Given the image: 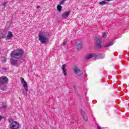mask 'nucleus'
<instances>
[{
	"instance_id": "9b49d317",
	"label": "nucleus",
	"mask_w": 129,
	"mask_h": 129,
	"mask_svg": "<svg viewBox=\"0 0 129 129\" xmlns=\"http://www.w3.org/2000/svg\"><path fill=\"white\" fill-rule=\"evenodd\" d=\"M81 113L83 116L84 120H87V119H88V118L87 117V115H86V114L83 110H81Z\"/></svg>"
},
{
	"instance_id": "20e7f679",
	"label": "nucleus",
	"mask_w": 129,
	"mask_h": 129,
	"mask_svg": "<svg viewBox=\"0 0 129 129\" xmlns=\"http://www.w3.org/2000/svg\"><path fill=\"white\" fill-rule=\"evenodd\" d=\"M20 80H21V83L24 88V90H22L23 91V94H27L28 91L29 90V89H28V84H27V82H26V81H25V79H24V78L21 77L20 78Z\"/></svg>"
},
{
	"instance_id": "dca6fc26",
	"label": "nucleus",
	"mask_w": 129,
	"mask_h": 129,
	"mask_svg": "<svg viewBox=\"0 0 129 129\" xmlns=\"http://www.w3.org/2000/svg\"><path fill=\"white\" fill-rule=\"evenodd\" d=\"M76 47L78 50H81V49H82V44L78 43V44H77Z\"/></svg>"
},
{
	"instance_id": "4468645a",
	"label": "nucleus",
	"mask_w": 129,
	"mask_h": 129,
	"mask_svg": "<svg viewBox=\"0 0 129 129\" xmlns=\"http://www.w3.org/2000/svg\"><path fill=\"white\" fill-rule=\"evenodd\" d=\"M10 62H11L12 64L13 65H17L18 64V60L11 59L10 60Z\"/></svg>"
},
{
	"instance_id": "9d476101",
	"label": "nucleus",
	"mask_w": 129,
	"mask_h": 129,
	"mask_svg": "<svg viewBox=\"0 0 129 129\" xmlns=\"http://www.w3.org/2000/svg\"><path fill=\"white\" fill-rule=\"evenodd\" d=\"M93 57H95V53H91L87 54L85 58V59H91V58H93Z\"/></svg>"
},
{
	"instance_id": "f3484780",
	"label": "nucleus",
	"mask_w": 129,
	"mask_h": 129,
	"mask_svg": "<svg viewBox=\"0 0 129 129\" xmlns=\"http://www.w3.org/2000/svg\"><path fill=\"white\" fill-rule=\"evenodd\" d=\"M57 9L58 10V12H61L62 11V7L60 5H58L57 7Z\"/></svg>"
},
{
	"instance_id": "39448f33",
	"label": "nucleus",
	"mask_w": 129,
	"mask_h": 129,
	"mask_svg": "<svg viewBox=\"0 0 129 129\" xmlns=\"http://www.w3.org/2000/svg\"><path fill=\"white\" fill-rule=\"evenodd\" d=\"M9 122L10 124V129H19L20 127V124L16 121H13V119L9 120Z\"/></svg>"
},
{
	"instance_id": "4be33fe9",
	"label": "nucleus",
	"mask_w": 129,
	"mask_h": 129,
	"mask_svg": "<svg viewBox=\"0 0 129 129\" xmlns=\"http://www.w3.org/2000/svg\"><path fill=\"white\" fill-rule=\"evenodd\" d=\"M65 2L62 0L60 3L59 4V5H63V4H64Z\"/></svg>"
},
{
	"instance_id": "f03ea898",
	"label": "nucleus",
	"mask_w": 129,
	"mask_h": 129,
	"mask_svg": "<svg viewBox=\"0 0 129 129\" xmlns=\"http://www.w3.org/2000/svg\"><path fill=\"white\" fill-rule=\"evenodd\" d=\"M24 54V51L22 50H16L12 51L11 54V58H14L15 59H20L22 58L23 55Z\"/></svg>"
},
{
	"instance_id": "412c9836",
	"label": "nucleus",
	"mask_w": 129,
	"mask_h": 129,
	"mask_svg": "<svg viewBox=\"0 0 129 129\" xmlns=\"http://www.w3.org/2000/svg\"><path fill=\"white\" fill-rule=\"evenodd\" d=\"M66 44H67V41H64L62 44V46H65V45H66Z\"/></svg>"
},
{
	"instance_id": "f8f14e48",
	"label": "nucleus",
	"mask_w": 129,
	"mask_h": 129,
	"mask_svg": "<svg viewBox=\"0 0 129 129\" xmlns=\"http://www.w3.org/2000/svg\"><path fill=\"white\" fill-rule=\"evenodd\" d=\"M66 67V64H63L62 66V70L63 71V73L64 75V76H66V75H67V73H66V69L65 68Z\"/></svg>"
},
{
	"instance_id": "6ab92c4d",
	"label": "nucleus",
	"mask_w": 129,
	"mask_h": 129,
	"mask_svg": "<svg viewBox=\"0 0 129 129\" xmlns=\"http://www.w3.org/2000/svg\"><path fill=\"white\" fill-rule=\"evenodd\" d=\"M107 37V33H104V34L102 36V37L105 39V38H106Z\"/></svg>"
},
{
	"instance_id": "aec40b11",
	"label": "nucleus",
	"mask_w": 129,
	"mask_h": 129,
	"mask_svg": "<svg viewBox=\"0 0 129 129\" xmlns=\"http://www.w3.org/2000/svg\"><path fill=\"white\" fill-rule=\"evenodd\" d=\"M7 4H8V3L7 2H4L2 4L3 7H6L7 6Z\"/></svg>"
},
{
	"instance_id": "2eb2a0df",
	"label": "nucleus",
	"mask_w": 129,
	"mask_h": 129,
	"mask_svg": "<svg viewBox=\"0 0 129 129\" xmlns=\"http://www.w3.org/2000/svg\"><path fill=\"white\" fill-rule=\"evenodd\" d=\"M113 45V42L111 41L108 43H107L106 45H104L105 48H107V47H110V46H112Z\"/></svg>"
},
{
	"instance_id": "ddd939ff",
	"label": "nucleus",
	"mask_w": 129,
	"mask_h": 129,
	"mask_svg": "<svg viewBox=\"0 0 129 129\" xmlns=\"http://www.w3.org/2000/svg\"><path fill=\"white\" fill-rule=\"evenodd\" d=\"M13 33H12V32H9L6 37L7 38V39H12V38H13Z\"/></svg>"
},
{
	"instance_id": "423d86ee",
	"label": "nucleus",
	"mask_w": 129,
	"mask_h": 129,
	"mask_svg": "<svg viewBox=\"0 0 129 129\" xmlns=\"http://www.w3.org/2000/svg\"><path fill=\"white\" fill-rule=\"evenodd\" d=\"M95 45L96 48H97L98 49L100 48L101 47V41H100V39H99V38L96 37L95 38Z\"/></svg>"
},
{
	"instance_id": "a878e982",
	"label": "nucleus",
	"mask_w": 129,
	"mask_h": 129,
	"mask_svg": "<svg viewBox=\"0 0 129 129\" xmlns=\"http://www.w3.org/2000/svg\"><path fill=\"white\" fill-rule=\"evenodd\" d=\"M66 1H67V0H63V1L64 2H66Z\"/></svg>"
},
{
	"instance_id": "393cba45",
	"label": "nucleus",
	"mask_w": 129,
	"mask_h": 129,
	"mask_svg": "<svg viewBox=\"0 0 129 129\" xmlns=\"http://www.w3.org/2000/svg\"><path fill=\"white\" fill-rule=\"evenodd\" d=\"M40 8V6H37V9H39Z\"/></svg>"
},
{
	"instance_id": "a211bd4d",
	"label": "nucleus",
	"mask_w": 129,
	"mask_h": 129,
	"mask_svg": "<svg viewBox=\"0 0 129 129\" xmlns=\"http://www.w3.org/2000/svg\"><path fill=\"white\" fill-rule=\"evenodd\" d=\"M99 4L100 6H104L105 5H106V2L103 1V2H100Z\"/></svg>"
},
{
	"instance_id": "6e6552de",
	"label": "nucleus",
	"mask_w": 129,
	"mask_h": 129,
	"mask_svg": "<svg viewBox=\"0 0 129 129\" xmlns=\"http://www.w3.org/2000/svg\"><path fill=\"white\" fill-rule=\"evenodd\" d=\"M71 13V11H69L68 12H66L62 14V18L63 19H67L68 18V16L70 15V13Z\"/></svg>"
},
{
	"instance_id": "f257e3e1",
	"label": "nucleus",
	"mask_w": 129,
	"mask_h": 129,
	"mask_svg": "<svg viewBox=\"0 0 129 129\" xmlns=\"http://www.w3.org/2000/svg\"><path fill=\"white\" fill-rule=\"evenodd\" d=\"M39 40L41 44H46V42L49 41L48 37H49V33L47 32H40L38 34Z\"/></svg>"
},
{
	"instance_id": "1a4fd4ad",
	"label": "nucleus",
	"mask_w": 129,
	"mask_h": 129,
	"mask_svg": "<svg viewBox=\"0 0 129 129\" xmlns=\"http://www.w3.org/2000/svg\"><path fill=\"white\" fill-rule=\"evenodd\" d=\"M104 57H105V55L102 54H97V55H95V59L97 60V59H103V58H104Z\"/></svg>"
},
{
	"instance_id": "b1692460",
	"label": "nucleus",
	"mask_w": 129,
	"mask_h": 129,
	"mask_svg": "<svg viewBox=\"0 0 129 129\" xmlns=\"http://www.w3.org/2000/svg\"><path fill=\"white\" fill-rule=\"evenodd\" d=\"M2 118H3V117L0 116V121H1V120H2Z\"/></svg>"
},
{
	"instance_id": "5701e85b",
	"label": "nucleus",
	"mask_w": 129,
	"mask_h": 129,
	"mask_svg": "<svg viewBox=\"0 0 129 129\" xmlns=\"http://www.w3.org/2000/svg\"><path fill=\"white\" fill-rule=\"evenodd\" d=\"M74 88L75 90H76V89H77L76 86H74Z\"/></svg>"
},
{
	"instance_id": "7ed1b4c3",
	"label": "nucleus",
	"mask_w": 129,
	"mask_h": 129,
	"mask_svg": "<svg viewBox=\"0 0 129 129\" xmlns=\"http://www.w3.org/2000/svg\"><path fill=\"white\" fill-rule=\"evenodd\" d=\"M9 82V79L6 76H3L0 78V89L2 90H5L6 88V85Z\"/></svg>"
},
{
	"instance_id": "0eeeda50",
	"label": "nucleus",
	"mask_w": 129,
	"mask_h": 129,
	"mask_svg": "<svg viewBox=\"0 0 129 129\" xmlns=\"http://www.w3.org/2000/svg\"><path fill=\"white\" fill-rule=\"evenodd\" d=\"M73 70L74 73H75V74H77V75H78V76H81V75H82V73L81 72V71L79 69V68H77V67L74 68Z\"/></svg>"
}]
</instances>
